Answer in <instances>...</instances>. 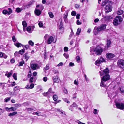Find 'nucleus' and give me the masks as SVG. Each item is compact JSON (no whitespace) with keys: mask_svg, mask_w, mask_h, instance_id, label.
I'll return each mask as SVG.
<instances>
[{"mask_svg":"<svg viewBox=\"0 0 124 124\" xmlns=\"http://www.w3.org/2000/svg\"><path fill=\"white\" fill-rule=\"evenodd\" d=\"M12 39L13 41L14 42V43L16 41V40L15 36L14 35L12 36Z\"/></svg>","mask_w":124,"mask_h":124,"instance_id":"46","label":"nucleus"},{"mask_svg":"<svg viewBox=\"0 0 124 124\" xmlns=\"http://www.w3.org/2000/svg\"><path fill=\"white\" fill-rule=\"evenodd\" d=\"M107 58H108L110 59L113 58L114 56V54L112 53H108L106 54Z\"/></svg>","mask_w":124,"mask_h":124,"instance_id":"14","label":"nucleus"},{"mask_svg":"<svg viewBox=\"0 0 124 124\" xmlns=\"http://www.w3.org/2000/svg\"><path fill=\"white\" fill-rule=\"evenodd\" d=\"M53 82L55 83H59L60 80L58 78V76H54L53 78Z\"/></svg>","mask_w":124,"mask_h":124,"instance_id":"12","label":"nucleus"},{"mask_svg":"<svg viewBox=\"0 0 124 124\" xmlns=\"http://www.w3.org/2000/svg\"><path fill=\"white\" fill-rule=\"evenodd\" d=\"M62 99L65 102L68 103H70V101L68 100L67 98H62Z\"/></svg>","mask_w":124,"mask_h":124,"instance_id":"39","label":"nucleus"},{"mask_svg":"<svg viewBox=\"0 0 124 124\" xmlns=\"http://www.w3.org/2000/svg\"><path fill=\"white\" fill-rule=\"evenodd\" d=\"M76 61L77 62L79 63L80 62V58L79 56H77L76 57Z\"/></svg>","mask_w":124,"mask_h":124,"instance_id":"38","label":"nucleus"},{"mask_svg":"<svg viewBox=\"0 0 124 124\" xmlns=\"http://www.w3.org/2000/svg\"><path fill=\"white\" fill-rule=\"evenodd\" d=\"M63 55L66 58H68L69 57V55L67 54L64 53Z\"/></svg>","mask_w":124,"mask_h":124,"instance_id":"54","label":"nucleus"},{"mask_svg":"<svg viewBox=\"0 0 124 124\" xmlns=\"http://www.w3.org/2000/svg\"><path fill=\"white\" fill-rule=\"evenodd\" d=\"M49 37L48 35L46 34L44 37V38L46 40Z\"/></svg>","mask_w":124,"mask_h":124,"instance_id":"43","label":"nucleus"},{"mask_svg":"<svg viewBox=\"0 0 124 124\" xmlns=\"http://www.w3.org/2000/svg\"><path fill=\"white\" fill-rule=\"evenodd\" d=\"M24 56L25 57V58L26 59V61L29 58V57L27 55V54L26 53H25L24 54Z\"/></svg>","mask_w":124,"mask_h":124,"instance_id":"29","label":"nucleus"},{"mask_svg":"<svg viewBox=\"0 0 124 124\" xmlns=\"http://www.w3.org/2000/svg\"><path fill=\"white\" fill-rule=\"evenodd\" d=\"M77 24L78 25H80L81 24V22L79 20H78L77 21Z\"/></svg>","mask_w":124,"mask_h":124,"instance_id":"60","label":"nucleus"},{"mask_svg":"<svg viewBox=\"0 0 124 124\" xmlns=\"http://www.w3.org/2000/svg\"><path fill=\"white\" fill-rule=\"evenodd\" d=\"M81 31V29L80 28H78L77 31V32L76 33V34L77 35H79Z\"/></svg>","mask_w":124,"mask_h":124,"instance_id":"35","label":"nucleus"},{"mask_svg":"<svg viewBox=\"0 0 124 124\" xmlns=\"http://www.w3.org/2000/svg\"><path fill=\"white\" fill-rule=\"evenodd\" d=\"M28 43L31 46H33L34 44V43L31 40L29 41L28 42Z\"/></svg>","mask_w":124,"mask_h":124,"instance_id":"42","label":"nucleus"},{"mask_svg":"<svg viewBox=\"0 0 124 124\" xmlns=\"http://www.w3.org/2000/svg\"><path fill=\"white\" fill-rule=\"evenodd\" d=\"M63 63L62 62H61L60 63L58 64L57 65L58 66H62L63 65Z\"/></svg>","mask_w":124,"mask_h":124,"instance_id":"64","label":"nucleus"},{"mask_svg":"<svg viewBox=\"0 0 124 124\" xmlns=\"http://www.w3.org/2000/svg\"><path fill=\"white\" fill-rule=\"evenodd\" d=\"M30 67L33 70L39 69L40 68L39 65L36 63L31 64Z\"/></svg>","mask_w":124,"mask_h":124,"instance_id":"8","label":"nucleus"},{"mask_svg":"<svg viewBox=\"0 0 124 124\" xmlns=\"http://www.w3.org/2000/svg\"><path fill=\"white\" fill-rule=\"evenodd\" d=\"M24 47L26 49H27L29 47V46L28 45H26L25 46L24 45L23 48Z\"/></svg>","mask_w":124,"mask_h":124,"instance_id":"63","label":"nucleus"},{"mask_svg":"<svg viewBox=\"0 0 124 124\" xmlns=\"http://www.w3.org/2000/svg\"><path fill=\"white\" fill-rule=\"evenodd\" d=\"M76 13L75 11H73L71 13V15L73 16H75L76 15Z\"/></svg>","mask_w":124,"mask_h":124,"instance_id":"58","label":"nucleus"},{"mask_svg":"<svg viewBox=\"0 0 124 124\" xmlns=\"http://www.w3.org/2000/svg\"><path fill=\"white\" fill-rule=\"evenodd\" d=\"M12 70L11 71V72H9L8 73H6L5 75L8 78L10 76H11L12 74Z\"/></svg>","mask_w":124,"mask_h":124,"instance_id":"24","label":"nucleus"},{"mask_svg":"<svg viewBox=\"0 0 124 124\" xmlns=\"http://www.w3.org/2000/svg\"><path fill=\"white\" fill-rule=\"evenodd\" d=\"M2 13L4 14H7L8 15V11L6 10H3L2 11Z\"/></svg>","mask_w":124,"mask_h":124,"instance_id":"45","label":"nucleus"},{"mask_svg":"<svg viewBox=\"0 0 124 124\" xmlns=\"http://www.w3.org/2000/svg\"><path fill=\"white\" fill-rule=\"evenodd\" d=\"M10 97H7L5 98L4 100V102H8L10 100Z\"/></svg>","mask_w":124,"mask_h":124,"instance_id":"32","label":"nucleus"},{"mask_svg":"<svg viewBox=\"0 0 124 124\" xmlns=\"http://www.w3.org/2000/svg\"><path fill=\"white\" fill-rule=\"evenodd\" d=\"M22 10V9H21L19 8H16V11L17 12L19 13Z\"/></svg>","mask_w":124,"mask_h":124,"instance_id":"31","label":"nucleus"},{"mask_svg":"<svg viewBox=\"0 0 124 124\" xmlns=\"http://www.w3.org/2000/svg\"><path fill=\"white\" fill-rule=\"evenodd\" d=\"M118 66L124 70V60L122 59L118 60L117 62Z\"/></svg>","mask_w":124,"mask_h":124,"instance_id":"4","label":"nucleus"},{"mask_svg":"<svg viewBox=\"0 0 124 124\" xmlns=\"http://www.w3.org/2000/svg\"><path fill=\"white\" fill-rule=\"evenodd\" d=\"M103 70H101V71L99 72V73L100 74V75L101 76H102L104 74V72Z\"/></svg>","mask_w":124,"mask_h":124,"instance_id":"50","label":"nucleus"},{"mask_svg":"<svg viewBox=\"0 0 124 124\" xmlns=\"http://www.w3.org/2000/svg\"><path fill=\"white\" fill-rule=\"evenodd\" d=\"M105 61L103 58L101 57L100 59H98L96 61L95 64L98 66H99L100 64L101 63L104 62Z\"/></svg>","mask_w":124,"mask_h":124,"instance_id":"7","label":"nucleus"},{"mask_svg":"<svg viewBox=\"0 0 124 124\" xmlns=\"http://www.w3.org/2000/svg\"><path fill=\"white\" fill-rule=\"evenodd\" d=\"M13 108V107H11L10 108H9L7 107H5V108L6 109V110L8 111L9 110H10V109H12L13 111H14V110Z\"/></svg>","mask_w":124,"mask_h":124,"instance_id":"33","label":"nucleus"},{"mask_svg":"<svg viewBox=\"0 0 124 124\" xmlns=\"http://www.w3.org/2000/svg\"><path fill=\"white\" fill-rule=\"evenodd\" d=\"M35 114L37 115L38 116L41 115V112L39 111H37L35 113Z\"/></svg>","mask_w":124,"mask_h":124,"instance_id":"49","label":"nucleus"},{"mask_svg":"<svg viewBox=\"0 0 124 124\" xmlns=\"http://www.w3.org/2000/svg\"><path fill=\"white\" fill-rule=\"evenodd\" d=\"M74 83L76 85H78V80H74Z\"/></svg>","mask_w":124,"mask_h":124,"instance_id":"55","label":"nucleus"},{"mask_svg":"<svg viewBox=\"0 0 124 124\" xmlns=\"http://www.w3.org/2000/svg\"><path fill=\"white\" fill-rule=\"evenodd\" d=\"M110 78V76L109 74H106L101 78V82L100 86L102 87H104L106 85L105 83V82L109 80Z\"/></svg>","mask_w":124,"mask_h":124,"instance_id":"1","label":"nucleus"},{"mask_svg":"<svg viewBox=\"0 0 124 124\" xmlns=\"http://www.w3.org/2000/svg\"><path fill=\"white\" fill-rule=\"evenodd\" d=\"M19 54V52H16L14 53L15 56V57H17L18 56V55Z\"/></svg>","mask_w":124,"mask_h":124,"instance_id":"53","label":"nucleus"},{"mask_svg":"<svg viewBox=\"0 0 124 124\" xmlns=\"http://www.w3.org/2000/svg\"><path fill=\"white\" fill-rule=\"evenodd\" d=\"M31 4H28L24 6L25 8H29Z\"/></svg>","mask_w":124,"mask_h":124,"instance_id":"48","label":"nucleus"},{"mask_svg":"<svg viewBox=\"0 0 124 124\" xmlns=\"http://www.w3.org/2000/svg\"><path fill=\"white\" fill-rule=\"evenodd\" d=\"M8 15H10L12 12V10L11 9L9 8L8 9Z\"/></svg>","mask_w":124,"mask_h":124,"instance_id":"34","label":"nucleus"},{"mask_svg":"<svg viewBox=\"0 0 124 124\" xmlns=\"http://www.w3.org/2000/svg\"><path fill=\"white\" fill-rule=\"evenodd\" d=\"M68 12H66V13H65L64 14V16L63 17V18L64 19H67V17L68 16Z\"/></svg>","mask_w":124,"mask_h":124,"instance_id":"47","label":"nucleus"},{"mask_svg":"<svg viewBox=\"0 0 124 124\" xmlns=\"http://www.w3.org/2000/svg\"><path fill=\"white\" fill-rule=\"evenodd\" d=\"M123 11L122 10H119L117 12V14L119 15H120L123 13Z\"/></svg>","mask_w":124,"mask_h":124,"instance_id":"26","label":"nucleus"},{"mask_svg":"<svg viewBox=\"0 0 124 124\" xmlns=\"http://www.w3.org/2000/svg\"><path fill=\"white\" fill-rule=\"evenodd\" d=\"M35 109V107H33L31 108H26L25 109V110H27L28 113H31L32 111L34 110Z\"/></svg>","mask_w":124,"mask_h":124,"instance_id":"13","label":"nucleus"},{"mask_svg":"<svg viewBox=\"0 0 124 124\" xmlns=\"http://www.w3.org/2000/svg\"><path fill=\"white\" fill-rule=\"evenodd\" d=\"M26 29H27V31L28 32H29L30 31L31 29V28L30 26H29Z\"/></svg>","mask_w":124,"mask_h":124,"instance_id":"57","label":"nucleus"},{"mask_svg":"<svg viewBox=\"0 0 124 124\" xmlns=\"http://www.w3.org/2000/svg\"><path fill=\"white\" fill-rule=\"evenodd\" d=\"M9 94H10V95L12 96H14L16 95V94H15L13 92L9 91Z\"/></svg>","mask_w":124,"mask_h":124,"instance_id":"51","label":"nucleus"},{"mask_svg":"<svg viewBox=\"0 0 124 124\" xmlns=\"http://www.w3.org/2000/svg\"><path fill=\"white\" fill-rule=\"evenodd\" d=\"M38 25L40 27H42L43 26V23L42 22H41L40 21L39 22Z\"/></svg>","mask_w":124,"mask_h":124,"instance_id":"41","label":"nucleus"},{"mask_svg":"<svg viewBox=\"0 0 124 124\" xmlns=\"http://www.w3.org/2000/svg\"><path fill=\"white\" fill-rule=\"evenodd\" d=\"M120 90L122 93L124 94V86H121L120 88Z\"/></svg>","mask_w":124,"mask_h":124,"instance_id":"28","label":"nucleus"},{"mask_svg":"<svg viewBox=\"0 0 124 124\" xmlns=\"http://www.w3.org/2000/svg\"><path fill=\"white\" fill-rule=\"evenodd\" d=\"M25 52V51L24 49H22L19 51V54L22 55Z\"/></svg>","mask_w":124,"mask_h":124,"instance_id":"30","label":"nucleus"},{"mask_svg":"<svg viewBox=\"0 0 124 124\" xmlns=\"http://www.w3.org/2000/svg\"><path fill=\"white\" fill-rule=\"evenodd\" d=\"M52 88H50L48 90V91L46 93V94H48L49 93V92H53L52 91Z\"/></svg>","mask_w":124,"mask_h":124,"instance_id":"59","label":"nucleus"},{"mask_svg":"<svg viewBox=\"0 0 124 124\" xmlns=\"http://www.w3.org/2000/svg\"><path fill=\"white\" fill-rule=\"evenodd\" d=\"M90 51L91 52V54H92L93 55L95 54L93 52V51L95 52L96 54L97 55H100L103 51V49L101 48L98 46L93 51L91 50L90 49Z\"/></svg>","mask_w":124,"mask_h":124,"instance_id":"3","label":"nucleus"},{"mask_svg":"<svg viewBox=\"0 0 124 124\" xmlns=\"http://www.w3.org/2000/svg\"><path fill=\"white\" fill-rule=\"evenodd\" d=\"M53 98L54 101H56L57 100L58 97L57 95H54L53 96Z\"/></svg>","mask_w":124,"mask_h":124,"instance_id":"27","label":"nucleus"},{"mask_svg":"<svg viewBox=\"0 0 124 124\" xmlns=\"http://www.w3.org/2000/svg\"><path fill=\"white\" fill-rule=\"evenodd\" d=\"M34 84L31 83L30 84L29 87V85H27L26 86L25 88L27 89L30 88L31 89L33 88L34 87Z\"/></svg>","mask_w":124,"mask_h":124,"instance_id":"21","label":"nucleus"},{"mask_svg":"<svg viewBox=\"0 0 124 124\" xmlns=\"http://www.w3.org/2000/svg\"><path fill=\"white\" fill-rule=\"evenodd\" d=\"M22 25L23 26V30H24L27 26V24L26 22L25 21H23L22 22Z\"/></svg>","mask_w":124,"mask_h":124,"instance_id":"20","label":"nucleus"},{"mask_svg":"<svg viewBox=\"0 0 124 124\" xmlns=\"http://www.w3.org/2000/svg\"><path fill=\"white\" fill-rule=\"evenodd\" d=\"M78 105H77L75 103H73L70 106V107H76L77 108L78 107Z\"/></svg>","mask_w":124,"mask_h":124,"instance_id":"37","label":"nucleus"},{"mask_svg":"<svg viewBox=\"0 0 124 124\" xmlns=\"http://www.w3.org/2000/svg\"><path fill=\"white\" fill-rule=\"evenodd\" d=\"M123 20V18L120 16L116 17L113 20V24L114 25L117 26L120 24Z\"/></svg>","mask_w":124,"mask_h":124,"instance_id":"2","label":"nucleus"},{"mask_svg":"<svg viewBox=\"0 0 124 124\" xmlns=\"http://www.w3.org/2000/svg\"><path fill=\"white\" fill-rule=\"evenodd\" d=\"M49 68V66L48 65H47L46 67L44 68V69L45 70H47Z\"/></svg>","mask_w":124,"mask_h":124,"instance_id":"56","label":"nucleus"},{"mask_svg":"<svg viewBox=\"0 0 124 124\" xmlns=\"http://www.w3.org/2000/svg\"><path fill=\"white\" fill-rule=\"evenodd\" d=\"M106 20L107 21H110L112 18V17L111 16H106L104 17Z\"/></svg>","mask_w":124,"mask_h":124,"instance_id":"22","label":"nucleus"},{"mask_svg":"<svg viewBox=\"0 0 124 124\" xmlns=\"http://www.w3.org/2000/svg\"><path fill=\"white\" fill-rule=\"evenodd\" d=\"M105 61L103 58L101 57L100 59H98L96 61L95 64L98 66H99L100 64L101 63L104 62Z\"/></svg>","mask_w":124,"mask_h":124,"instance_id":"6","label":"nucleus"},{"mask_svg":"<svg viewBox=\"0 0 124 124\" xmlns=\"http://www.w3.org/2000/svg\"><path fill=\"white\" fill-rule=\"evenodd\" d=\"M14 44L18 47H21V46H22L23 47V46H24V45H22L21 43L18 42H15L14 43Z\"/></svg>","mask_w":124,"mask_h":124,"instance_id":"18","label":"nucleus"},{"mask_svg":"<svg viewBox=\"0 0 124 124\" xmlns=\"http://www.w3.org/2000/svg\"><path fill=\"white\" fill-rule=\"evenodd\" d=\"M80 15L79 14H78L76 16V18L77 19H79L80 18Z\"/></svg>","mask_w":124,"mask_h":124,"instance_id":"61","label":"nucleus"},{"mask_svg":"<svg viewBox=\"0 0 124 124\" xmlns=\"http://www.w3.org/2000/svg\"><path fill=\"white\" fill-rule=\"evenodd\" d=\"M54 93V92H49V93H48V94H46V93H44L43 95L45 96H48L49 97H50V96L53 95Z\"/></svg>","mask_w":124,"mask_h":124,"instance_id":"16","label":"nucleus"},{"mask_svg":"<svg viewBox=\"0 0 124 124\" xmlns=\"http://www.w3.org/2000/svg\"><path fill=\"white\" fill-rule=\"evenodd\" d=\"M48 14L49 15L50 17V18H52L53 17L54 15H53L52 13L51 12H49L48 13Z\"/></svg>","mask_w":124,"mask_h":124,"instance_id":"40","label":"nucleus"},{"mask_svg":"<svg viewBox=\"0 0 124 124\" xmlns=\"http://www.w3.org/2000/svg\"><path fill=\"white\" fill-rule=\"evenodd\" d=\"M106 25L104 24L101 25L99 27H98L97 30L98 31H100L103 30L106 28Z\"/></svg>","mask_w":124,"mask_h":124,"instance_id":"10","label":"nucleus"},{"mask_svg":"<svg viewBox=\"0 0 124 124\" xmlns=\"http://www.w3.org/2000/svg\"><path fill=\"white\" fill-rule=\"evenodd\" d=\"M24 63V61H21L19 63V66H21L23 65V64Z\"/></svg>","mask_w":124,"mask_h":124,"instance_id":"44","label":"nucleus"},{"mask_svg":"<svg viewBox=\"0 0 124 124\" xmlns=\"http://www.w3.org/2000/svg\"><path fill=\"white\" fill-rule=\"evenodd\" d=\"M33 77H31L30 79L29 80V82L31 83L33 82Z\"/></svg>","mask_w":124,"mask_h":124,"instance_id":"52","label":"nucleus"},{"mask_svg":"<svg viewBox=\"0 0 124 124\" xmlns=\"http://www.w3.org/2000/svg\"><path fill=\"white\" fill-rule=\"evenodd\" d=\"M13 77L15 80H17V74L16 73H14L13 75Z\"/></svg>","mask_w":124,"mask_h":124,"instance_id":"36","label":"nucleus"},{"mask_svg":"<svg viewBox=\"0 0 124 124\" xmlns=\"http://www.w3.org/2000/svg\"><path fill=\"white\" fill-rule=\"evenodd\" d=\"M68 48L67 47L65 46L64 47V50L65 52H67L68 51Z\"/></svg>","mask_w":124,"mask_h":124,"instance_id":"62","label":"nucleus"},{"mask_svg":"<svg viewBox=\"0 0 124 124\" xmlns=\"http://www.w3.org/2000/svg\"><path fill=\"white\" fill-rule=\"evenodd\" d=\"M3 57L4 58L6 59L7 56L4 53L0 52V57Z\"/></svg>","mask_w":124,"mask_h":124,"instance_id":"19","label":"nucleus"},{"mask_svg":"<svg viewBox=\"0 0 124 124\" xmlns=\"http://www.w3.org/2000/svg\"><path fill=\"white\" fill-rule=\"evenodd\" d=\"M104 72V74L105 75L108 74V73L109 72V70L107 68L103 70Z\"/></svg>","mask_w":124,"mask_h":124,"instance_id":"23","label":"nucleus"},{"mask_svg":"<svg viewBox=\"0 0 124 124\" xmlns=\"http://www.w3.org/2000/svg\"><path fill=\"white\" fill-rule=\"evenodd\" d=\"M34 12L35 15L37 16H39L41 13V11L39 9H37L36 8L35 9Z\"/></svg>","mask_w":124,"mask_h":124,"instance_id":"15","label":"nucleus"},{"mask_svg":"<svg viewBox=\"0 0 124 124\" xmlns=\"http://www.w3.org/2000/svg\"><path fill=\"white\" fill-rule=\"evenodd\" d=\"M112 7L110 5L108 4L105 7V11L106 13H108L112 10Z\"/></svg>","mask_w":124,"mask_h":124,"instance_id":"5","label":"nucleus"},{"mask_svg":"<svg viewBox=\"0 0 124 124\" xmlns=\"http://www.w3.org/2000/svg\"><path fill=\"white\" fill-rule=\"evenodd\" d=\"M17 113L16 112H15L12 113H10L8 115V116H13L14 115Z\"/></svg>","mask_w":124,"mask_h":124,"instance_id":"25","label":"nucleus"},{"mask_svg":"<svg viewBox=\"0 0 124 124\" xmlns=\"http://www.w3.org/2000/svg\"><path fill=\"white\" fill-rule=\"evenodd\" d=\"M54 40L52 36H50L49 37L47 40V43L48 44H50L52 42L55 43V42H54Z\"/></svg>","mask_w":124,"mask_h":124,"instance_id":"11","label":"nucleus"},{"mask_svg":"<svg viewBox=\"0 0 124 124\" xmlns=\"http://www.w3.org/2000/svg\"><path fill=\"white\" fill-rule=\"evenodd\" d=\"M111 44V41L109 40H107V43L106 47H107V48H108L110 47V44Z\"/></svg>","mask_w":124,"mask_h":124,"instance_id":"17","label":"nucleus"},{"mask_svg":"<svg viewBox=\"0 0 124 124\" xmlns=\"http://www.w3.org/2000/svg\"><path fill=\"white\" fill-rule=\"evenodd\" d=\"M116 105L117 108L120 109H124V103H116Z\"/></svg>","mask_w":124,"mask_h":124,"instance_id":"9","label":"nucleus"}]
</instances>
